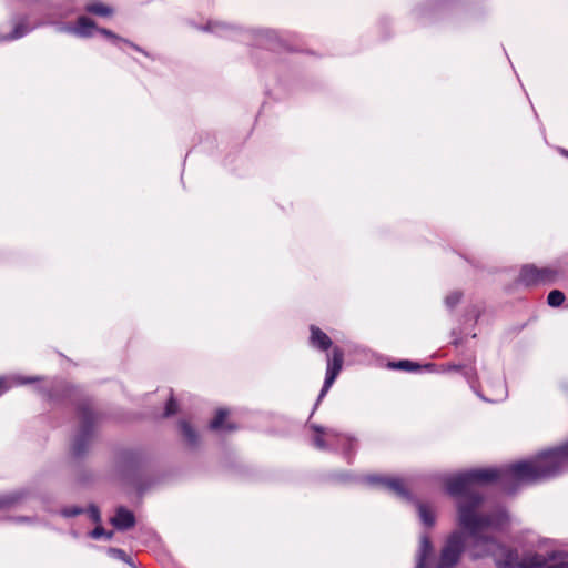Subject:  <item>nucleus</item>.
I'll return each instance as SVG.
<instances>
[{"label":"nucleus","mask_w":568,"mask_h":568,"mask_svg":"<svg viewBox=\"0 0 568 568\" xmlns=\"http://www.w3.org/2000/svg\"><path fill=\"white\" fill-rule=\"evenodd\" d=\"M433 552V545L430 538L427 535H423L419 541V549L417 556V565L416 568H425L427 565V560Z\"/></svg>","instance_id":"obj_14"},{"label":"nucleus","mask_w":568,"mask_h":568,"mask_svg":"<svg viewBox=\"0 0 568 568\" xmlns=\"http://www.w3.org/2000/svg\"><path fill=\"white\" fill-rule=\"evenodd\" d=\"M418 511H419V517H420L422 521L426 526L430 527L434 525L435 516L428 506L420 504L418 506Z\"/></svg>","instance_id":"obj_19"},{"label":"nucleus","mask_w":568,"mask_h":568,"mask_svg":"<svg viewBox=\"0 0 568 568\" xmlns=\"http://www.w3.org/2000/svg\"><path fill=\"white\" fill-rule=\"evenodd\" d=\"M129 44H130L133 49H135L136 51H141V49H140L138 45H135V44H133V43H129Z\"/></svg>","instance_id":"obj_29"},{"label":"nucleus","mask_w":568,"mask_h":568,"mask_svg":"<svg viewBox=\"0 0 568 568\" xmlns=\"http://www.w3.org/2000/svg\"><path fill=\"white\" fill-rule=\"evenodd\" d=\"M458 525L473 538L469 554L473 559L491 557L499 568H568V554L548 551L545 555L527 550L521 555L517 549L498 542L481 532L495 527V517L490 514H478L476 510L483 504L480 493L462 494L457 496Z\"/></svg>","instance_id":"obj_1"},{"label":"nucleus","mask_w":568,"mask_h":568,"mask_svg":"<svg viewBox=\"0 0 568 568\" xmlns=\"http://www.w3.org/2000/svg\"><path fill=\"white\" fill-rule=\"evenodd\" d=\"M90 536L93 539H100L102 537H105L106 539H111L113 537L112 531H106L102 526H97L91 532Z\"/></svg>","instance_id":"obj_21"},{"label":"nucleus","mask_w":568,"mask_h":568,"mask_svg":"<svg viewBox=\"0 0 568 568\" xmlns=\"http://www.w3.org/2000/svg\"><path fill=\"white\" fill-rule=\"evenodd\" d=\"M94 29H95L94 21L85 16H81L78 18L72 31L79 37H90V36H92V31Z\"/></svg>","instance_id":"obj_15"},{"label":"nucleus","mask_w":568,"mask_h":568,"mask_svg":"<svg viewBox=\"0 0 568 568\" xmlns=\"http://www.w3.org/2000/svg\"><path fill=\"white\" fill-rule=\"evenodd\" d=\"M37 381V378H24L14 374L0 376V390H8L10 388L26 386Z\"/></svg>","instance_id":"obj_13"},{"label":"nucleus","mask_w":568,"mask_h":568,"mask_svg":"<svg viewBox=\"0 0 568 568\" xmlns=\"http://www.w3.org/2000/svg\"><path fill=\"white\" fill-rule=\"evenodd\" d=\"M82 513H83V509L79 508V507H70V508H64L62 510V515L64 517H74V516H78V515H80Z\"/></svg>","instance_id":"obj_24"},{"label":"nucleus","mask_w":568,"mask_h":568,"mask_svg":"<svg viewBox=\"0 0 568 568\" xmlns=\"http://www.w3.org/2000/svg\"><path fill=\"white\" fill-rule=\"evenodd\" d=\"M568 470V442L540 453L534 459L523 460L504 468H476L446 480L450 496L478 493L477 487L498 481L508 494L521 484H534Z\"/></svg>","instance_id":"obj_2"},{"label":"nucleus","mask_w":568,"mask_h":568,"mask_svg":"<svg viewBox=\"0 0 568 568\" xmlns=\"http://www.w3.org/2000/svg\"><path fill=\"white\" fill-rule=\"evenodd\" d=\"M465 549V538L462 531L452 532L443 546L436 568H454Z\"/></svg>","instance_id":"obj_4"},{"label":"nucleus","mask_w":568,"mask_h":568,"mask_svg":"<svg viewBox=\"0 0 568 568\" xmlns=\"http://www.w3.org/2000/svg\"><path fill=\"white\" fill-rule=\"evenodd\" d=\"M565 301V295L559 290L551 291L547 296V302L552 307L560 306Z\"/></svg>","instance_id":"obj_20"},{"label":"nucleus","mask_w":568,"mask_h":568,"mask_svg":"<svg viewBox=\"0 0 568 568\" xmlns=\"http://www.w3.org/2000/svg\"><path fill=\"white\" fill-rule=\"evenodd\" d=\"M178 413V403L173 397H171L165 406L164 416L169 417Z\"/></svg>","instance_id":"obj_22"},{"label":"nucleus","mask_w":568,"mask_h":568,"mask_svg":"<svg viewBox=\"0 0 568 568\" xmlns=\"http://www.w3.org/2000/svg\"><path fill=\"white\" fill-rule=\"evenodd\" d=\"M480 397L483 398V400H488L486 397H484L480 393H479Z\"/></svg>","instance_id":"obj_31"},{"label":"nucleus","mask_w":568,"mask_h":568,"mask_svg":"<svg viewBox=\"0 0 568 568\" xmlns=\"http://www.w3.org/2000/svg\"><path fill=\"white\" fill-rule=\"evenodd\" d=\"M558 274L559 271L551 266L537 267L534 264H527L520 270L519 281L528 286L552 283Z\"/></svg>","instance_id":"obj_5"},{"label":"nucleus","mask_w":568,"mask_h":568,"mask_svg":"<svg viewBox=\"0 0 568 568\" xmlns=\"http://www.w3.org/2000/svg\"><path fill=\"white\" fill-rule=\"evenodd\" d=\"M460 300V295L458 293H454L452 295H449L447 298H446V302L449 304V305H455L459 302Z\"/></svg>","instance_id":"obj_27"},{"label":"nucleus","mask_w":568,"mask_h":568,"mask_svg":"<svg viewBox=\"0 0 568 568\" xmlns=\"http://www.w3.org/2000/svg\"><path fill=\"white\" fill-rule=\"evenodd\" d=\"M78 418L80 429L72 445L73 454L79 456L84 453L90 440L93 438L99 415L95 414L89 404H82L78 407Z\"/></svg>","instance_id":"obj_3"},{"label":"nucleus","mask_w":568,"mask_h":568,"mask_svg":"<svg viewBox=\"0 0 568 568\" xmlns=\"http://www.w3.org/2000/svg\"><path fill=\"white\" fill-rule=\"evenodd\" d=\"M24 495L21 491H13L6 495L0 496V510L10 509L13 506L18 505Z\"/></svg>","instance_id":"obj_16"},{"label":"nucleus","mask_w":568,"mask_h":568,"mask_svg":"<svg viewBox=\"0 0 568 568\" xmlns=\"http://www.w3.org/2000/svg\"><path fill=\"white\" fill-rule=\"evenodd\" d=\"M88 513H89L90 518L94 523L99 524L101 521L100 510L97 506H93V505L90 506L88 509Z\"/></svg>","instance_id":"obj_23"},{"label":"nucleus","mask_w":568,"mask_h":568,"mask_svg":"<svg viewBox=\"0 0 568 568\" xmlns=\"http://www.w3.org/2000/svg\"><path fill=\"white\" fill-rule=\"evenodd\" d=\"M21 36H23V32H22V31H21V32H19L18 30H16L14 34H12V36L10 37V39H17V38H19V37H21Z\"/></svg>","instance_id":"obj_28"},{"label":"nucleus","mask_w":568,"mask_h":568,"mask_svg":"<svg viewBox=\"0 0 568 568\" xmlns=\"http://www.w3.org/2000/svg\"><path fill=\"white\" fill-rule=\"evenodd\" d=\"M26 520H28V518H26V517L18 518V521H26Z\"/></svg>","instance_id":"obj_30"},{"label":"nucleus","mask_w":568,"mask_h":568,"mask_svg":"<svg viewBox=\"0 0 568 568\" xmlns=\"http://www.w3.org/2000/svg\"><path fill=\"white\" fill-rule=\"evenodd\" d=\"M387 367L390 369L404 371V372H417L420 369V365L409 359H400L388 362Z\"/></svg>","instance_id":"obj_18"},{"label":"nucleus","mask_w":568,"mask_h":568,"mask_svg":"<svg viewBox=\"0 0 568 568\" xmlns=\"http://www.w3.org/2000/svg\"><path fill=\"white\" fill-rule=\"evenodd\" d=\"M111 524L119 530H128L135 525L134 514L124 507H119Z\"/></svg>","instance_id":"obj_11"},{"label":"nucleus","mask_w":568,"mask_h":568,"mask_svg":"<svg viewBox=\"0 0 568 568\" xmlns=\"http://www.w3.org/2000/svg\"><path fill=\"white\" fill-rule=\"evenodd\" d=\"M110 552H112V554H113L114 556H116L118 558H120V559H122V560H124V561L129 562V558H128V556H126V554H125V551H124V550H122V549H118V548H111V549H110Z\"/></svg>","instance_id":"obj_25"},{"label":"nucleus","mask_w":568,"mask_h":568,"mask_svg":"<svg viewBox=\"0 0 568 568\" xmlns=\"http://www.w3.org/2000/svg\"><path fill=\"white\" fill-rule=\"evenodd\" d=\"M230 412L226 408H219L214 417L209 423V428L214 432L232 433L239 427L235 423L229 420Z\"/></svg>","instance_id":"obj_9"},{"label":"nucleus","mask_w":568,"mask_h":568,"mask_svg":"<svg viewBox=\"0 0 568 568\" xmlns=\"http://www.w3.org/2000/svg\"><path fill=\"white\" fill-rule=\"evenodd\" d=\"M85 10L92 14L101 17H110L113 13V9L105 3L100 1H93L85 6Z\"/></svg>","instance_id":"obj_17"},{"label":"nucleus","mask_w":568,"mask_h":568,"mask_svg":"<svg viewBox=\"0 0 568 568\" xmlns=\"http://www.w3.org/2000/svg\"><path fill=\"white\" fill-rule=\"evenodd\" d=\"M310 428L315 433V436L313 437V444L318 449H327L329 447V443L325 440L327 438L328 440L334 438H341L348 443V448H346V454H348V449L353 446V438L348 436H342L336 430L332 428H324L316 424H311Z\"/></svg>","instance_id":"obj_6"},{"label":"nucleus","mask_w":568,"mask_h":568,"mask_svg":"<svg viewBox=\"0 0 568 568\" xmlns=\"http://www.w3.org/2000/svg\"><path fill=\"white\" fill-rule=\"evenodd\" d=\"M179 428L185 445L190 449H196L201 444V438L197 430L186 420H180Z\"/></svg>","instance_id":"obj_10"},{"label":"nucleus","mask_w":568,"mask_h":568,"mask_svg":"<svg viewBox=\"0 0 568 568\" xmlns=\"http://www.w3.org/2000/svg\"><path fill=\"white\" fill-rule=\"evenodd\" d=\"M99 32L112 40H121L116 34H114L112 31H110L108 29L101 28V29H99Z\"/></svg>","instance_id":"obj_26"},{"label":"nucleus","mask_w":568,"mask_h":568,"mask_svg":"<svg viewBox=\"0 0 568 568\" xmlns=\"http://www.w3.org/2000/svg\"><path fill=\"white\" fill-rule=\"evenodd\" d=\"M344 363V352L339 347H334L332 353L327 354L326 377L322 390H328L339 374Z\"/></svg>","instance_id":"obj_7"},{"label":"nucleus","mask_w":568,"mask_h":568,"mask_svg":"<svg viewBox=\"0 0 568 568\" xmlns=\"http://www.w3.org/2000/svg\"><path fill=\"white\" fill-rule=\"evenodd\" d=\"M369 483L378 485L382 488L389 490L399 497L408 496L405 484L400 478L374 476L369 478Z\"/></svg>","instance_id":"obj_8"},{"label":"nucleus","mask_w":568,"mask_h":568,"mask_svg":"<svg viewBox=\"0 0 568 568\" xmlns=\"http://www.w3.org/2000/svg\"><path fill=\"white\" fill-rule=\"evenodd\" d=\"M310 332V344L313 347L318 348L320 351H328L331 348V337L326 333H324L320 327L311 325Z\"/></svg>","instance_id":"obj_12"}]
</instances>
